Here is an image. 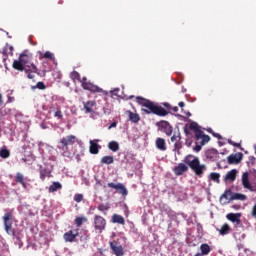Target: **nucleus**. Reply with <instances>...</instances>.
Instances as JSON below:
<instances>
[{
	"instance_id": "obj_1",
	"label": "nucleus",
	"mask_w": 256,
	"mask_h": 256,
	"mask_svg": "<svg viewBox=\"0 0 256 256\" xmlns=\"http://www.w3.org/2000/svg\"><path fill=\"white\" fill-rule=\"evenodd\" d=\"M189 167L197 177H203V174L207 171V165L201 164L199 157L189 154L184 158L183 163H179L174 168V173L177 176H181L189 171Z\"/></svg>"
},
{
	"instance_id": "obj_2",
	"label": "nucleus",
	"mask_w": 256,
	"mask_h": 256,
	"mask_svg": "<svg viewBox=\"0 0 256 256\" xmlns=\"http://www.w3.org/2000/svg\"><path fill=\"white\" fill-rule=\"evenodd\" d=\"M136 101L138 105L145 107V108H142V112L145 115L152 114V115H157L158 117H167V115H169V111L161 107L157 102H153L141 96L136 97Z\"/></svg>"
},
{
	"instance_id": "obj_3",
	"label": "nucleus",
	"mask_w": 256,
	"mask_h": 256,
	"mask_svg": "<svg viewBox=\"0 0 256 256\" xmlns=\"http://www.w3.org/2000/svg\"><path fill=\"white\" fill-rule=\"evenodd\" d=\"M189 130L194 132L195 146L193 148V151L199 153V151L203 149V146L207 145V143L211 141V137H209V135H206L205 132L201 130V126H199L197 122H191L189 125Z\"/></svg>"
},
{
	"instance_id": "obj_4",
	"label": "nucleus",
	"mask_w": 256,
	"mask_h": 256,
	"mask_svg": "<svg viewBox=\"0 0 256 256\" xmlns=\"http://www.w3.org/2000/svg\"><path fill=\"white\" fill-rule=\"evenodd\" d=\"M77 143V136L68 135L60 139L57 145V149L60 151L63 157H71V150L69 147H73Z\"/></svg>"
},
{
	"instance_id": "obj_5",
	"label": "nucleus",
	"mask_w": 256,
	"mask_h": 256,
	"mask_svg": "<svg viewBox=\"0 0 256 256\" xmlns=\"http://www.w3.org/2000/svg\"><path fill=\"white\" fill-rule=\"evenodd\" d=\"M81 87L85 91H90V93H103V95H107V92H105L103 88L88 81L87 77L82 78Z\"/></svg>"
},
{
	"instance_id": "obj_6",
	"label": "nucleus",
	"mask_w": 256,
	"mask_h": 256,
	"mask_svg": "<svg viewBox=\"0 0 256 256\" xmlns=\"http://www.w3.org/2000/svg\"><path fill=\"white\" fill-rule=\"evenodd\" d=\"M3 221L7 235L15 236V230L13 229V212H6L3 216Z\"/></svg>"
},
{
	"instance_id": "obj_7",
	"label": "nucleus",
	"mask_w": 256,
	"mask_h": 256,
	"mask_svg": "<svg viewBox=\"0 0 256 256\" xmlns=\"http://www.w3.org/2000/svg\"><path fill=\"white\" fill-rule=\"evenodd\" d=\"M94 229L98 233H103L107 227V220L101 215L94 216Z\"/></svg>"
},
{
	"instance_id": "obj_8",
	"label": "nucleus",
	"mask_w": 256,
	"mask_h": 256,
	"mask_svg": "<svg viewBox=\"0 0 256 256\" xmlns=\"http://www.w3.org/2000/svg\"><path fill=\"white\" fill-rule=\"evenodd\" d=\"M79 237V229L77 228L75 231L69 230L63 234V239L66 243H75Z\"/></svg>"
},
{
	"instance_id": "obj_9",
	"label": "nucleus",
	"mask_w": 256,
	"mask_h": 256,
	"mask_svg": "<svg viewBox=\"0 0 256 256\" xmlns=\"http://www.w3.org/2000/svg\"><path fill=\"white\" fill-rule=\"evenodd\" d=\"M19 59L24 64V66H26L30 71L32 69V73H37V66L33 63L29 64V55L22 53L20 54Z\"/></svg>"
},
{
	"instance_id": "obj_10",
	"label": "nucleus",
	"mask_w": 256,
	"mask_h": 256,
	"mask_svg": "<svg viewBox=\"0 0 256 256\" xmlns=\"http://www.w3.org/2000/svg\"><path fill=\"white\" fill-rule=\"evenodd\" d=\"M13 51H15V49L9 44H6L5 47L2 49L3 63L5 67H7V60L9 59V55L13 57Z\"/></svg>"
},
{
	"instance_id": "obj_11",
	"label": "nucleus",
	"mask_w": 256,
	"mask_h": 256,
	"mask_svg": "<svg viewBox=\"0 0 256 256\" xmlns=\"http://www.w3.org/2000/svg\"><path fill=\"white\" fill-rule=\"evenodd\" d=\"M107 187H109L110 189H115V191H118L120 193V195H128V191L127 188H125V185L121 184V183H113V182H109L107 184Z\"/></svg>"
},
{
	"instance_id": "obj_12",
	"label": "nucleus",
	"mask_w": 256,
	"mask_h": 256,
	"mask_svg": "<svg viewBox=\"0 0 256 256\" xmlns=\"http://www.w3.org/2000/svg\"><path fill=\"white\" fill-rule=\"evenodd\" d=\"M158 127H160L161 131H163V133H165L168 137H171L173 134V127L167 121L159 122Z\"/></svg>"
},
{
	"instance_id": "obj_13",
	"label": "nucleus",
	"mask_w": 256,
	"mask_h": 256,
	"mask_svg": "<svg viewBox=\"0 0 256 256\" xmlns=\"http://www.w3.org/2000/svg\"><path fill=\"white\" fill-rule=\"evenodd\" d=\"M226 219L231 221V223H234L235 227H239V225H241V213H228L226 215Z\"/></svg>"
},
{
	"instance_id": "obj_14",
	"label": "nucleus",
	"mask_w": 256,
	"mask_h": 256,
	"mask_svg": "<svg viewBox=\"0 0 256 256\" xmlns=\"http://www.w3.org/2000/svg\"><path fill=\"white\" fill-rule=\"evenodd\" d=\"M110 249H112L113 254L116 256H124L125 255L123 246L117 245V241L110 242Z\"/></svg>"
},
{
	"instance_id": "obj_15",
	"label": "nucleus",
	"mask_w": 256,
	"mask_h": 256,
	"mask_svg": "<svg viewBox=\"0 0 256 256\" xmlns=\"http://www.w3.org/2000/svg\"><path fill=\"white\" fill-rule=\"evenodd\" d=\"M205 157L209 161H219V151L213 148L208 149L205 151Z\"/></svg>"
},
{
	"instance_id": "obj_16",
	"label": "nucleus",
	"mask_w": 256,
	"mask_h": 256,
	"mask_svg": "<svg viewBox=\"0 0 256 256\" xmlns=\"http://www.w3.org/2000/svg\"><path fill=\"white\" fill-rule=\"evenodd\" d=\"M241 159H243V153L231 154L227 157L229 165H235L237 163H240Z\"/></svg>"
},
{
	"instance_id": "obj_17",
	"label": "nucleus",
	"mask_w": 256,
	"mask_h": 256,
	"mask_svg": "<svg viewBox=\"0 0 256 256\" xmlns=\"http://www.w3.org/2000/svg\"><path fill=\"white\" fill-rule=\"evenodd\" d=\"M99 139H94V140H90V147H89V152L92 155H97L99 153V149H101V146H99Z\"/></svg>"
},
{
	"instance_id": "obj_18",
	"label": "nucleus",
	"mask_w": 256,
	"mask_h": 256,
	"mask_svg": "<svg viewBox=\"0 0 256 256\" xmlns=\"http://www.w3.org/2000/svg\"><path fill=\"white\" fill-rule=\"evenodd\" d=\"M13 69H15L16 71H25V73H29V71H31L29 68H27L25 66V64L23 62L19 60H14L13 64H12Z\"/></svg>"
},
{
	"instance_id": "obj_19",
	"label": "nucleus",
	"mask_w": 256,
	"mask_h": 256,
	"mask_svg": "<svg viewBox=\"0 0 256 256\" xmlns=\"http://www.w3.org/2000/svg\"><path fill=\"white\" fill-rule=\"evenodd\" d=\"M242 185H243L244 189H248L249 191H254L253 186H251V182H249V172L243 173Z\"/></svg>"
},
{
	"instance_id": "obj_20",
	"label": "nucleus",
	"mask_w": 256,
	"mask_h": 256,
	"mask_svg": "<svg viewBox=\"0 0 256 256\" xmlns=\"http://www.w3.org/2000/svg\"><path fill=\"white\" fill-rule=\"evenodd\" d=\"M229 201H247V195L241 193H233Z\"/></svg>"
},
{
	"instance_id": "obj_21",
	"label": "nucleus",
	"mask_w": 256,
	"mask_h": 256,
	"mask_svg": "<svg viewBox=\"0 0 256 256\" xmlns=\"http://www.w3.org/2000/svg\"><path fill=\"white\" fill-rule=\"evenodd\" d=\"M156 147L159 149V151H167V144L165 143V139L157 138Z\"/></svg>"
},
{
	"instance_id": "obj_22",
	"label": "nucleus",
	"mask_w": 256,
	"mask_h": 256,
	"mask_svg": "<svg viewBox=\"0 0 256 256\" xmlns=\"http://www.w3.org/2000/svg\"><path fill=\"white\" fill-rule=\"evenodd\" d=\"M39 172H40V179L42 181H45L46 177H51V170L47 168H43V166H40Z\"/></svg>"
},
{
	"instance_id": "obj_23",
	"label": "nucleus",
	"mask_w": 256,
	"mask_h": 256,
	"mask_svg": "<svg viewBox=\"0 0 256 256\" xmlns=\"http://www.w3.org/2000/svg\"><path fill=\"white\" fill-rule=\"evenodd\" d=\"M15 182L22 185L24 189L27 187V184L25 183V176L21 172L16 173Z\"/></svg>"
},
{
	"instance_id": "obj_24",
	"label": "nucleus",
	"mask_w": 256,
	"mask_h": 256,
	"mask_svg": "<svg viewBox=\"0 0 256 256\" xmlns=\"http://www.w3.org/2000/svg\"><path fill=\"white\" fill-rule=\"evenodd\" d=\"M237 179V170L232 169L225 175V181H235Z\"/></svg>"
},
{
	"instance_id": "obj_25",
	"label": "nucleus",
	"mask_w": 256,
	"mask_h": 256,
	"mask_svg": "<svg viewBox=\"0 0 256 256\" xmlns=\"http://www.w3.org/2000/svg\"><path fill=\"white\" fill-rule=\"evenodd\" d=\"M127 114L129 115V119L132 123H139V121H141L139 114L133 113L131 110L127 111Z\"/></svg>"
},
{
	"instance_id": "obj_26",
	"label": "nucleus",
	"mask_w": 256,
	"mask_h": 256,
	"mask_svg": "<svg viewBox=\"0 0 256 256\" xmlns=\"http://www.w3.org/2000/svg\"><path fill=\"white\" fill-rule=\"evenodd\" d=\"M112 223H118V225H125V218L119 214L112 216Z\"/></svg>"
},
{
	"instance_id": "obj_27",
	"label": "nucleus",
	"mask_w": 256,
	"mask_h": 256,
	"mask_svg": "<svg viewBox=\"0 0 256 256\" xmlns=\"http://www.w3.org/2000/svg\"><path fill=\"white\" fill-rule=\"evenodd\" d=\"M200 251V255H209L211 253V246L207 243L201 244Z\"/></svg>"
},
{
	"instance_id": "obj_28",
	"label": "nucleus",
	"mask_w": 256,
	"mask_h": 256,
	"mask_svg": "<svg viewBox=\"0 0 256 256\" xmlns=\"http://www.w3.org/2000/svg\"><path fill=\"white\" fill-rule=\"evenodd\" d=\"M108 149L112 151L113 153H117L119 151V142L117 141H110L108 143Z\"/></svg>"
},
{
	"instance_id": "obj_29",
	"label": "nucleus",
	"mask_w": 256,
	"mask_h": 256,
	"mask_svg": "<svg viewBox=\"0 0 256 256\" xmlns=\"http://www.w3.org/2000/svg\"><path fill=\"white\" fill-rule=\"evenodd\" d=\"M93 107H95V101H88L84 103L86 113H93Z\"/></svg>"
},
{
	"instance_id": "obj_30",
	"label": "nucleus",
	"mask_w": 256,
	"mask_h": 256,
	"mask_svg": "<svg viewBox=\"0 0 256 256\" xmlns=\"http://www.w3.org/2000/svg\"><path fill=\"white\" fill-rule=\"evenodd\" d=\"M233 196V191L231 189L226 190L220 197V201H223V199H226V203H230L229 198Z\"/></svg>"
},
{
	"instance_id": "obj_31",
	"label": "nucleus",
	"mask_w": 256,
	"mask_h": 256,
	"mask_svg": "<svg viewBox=\"0 0 256 256\" xmlns=\"http://www.w3.org/2000/svg\"><path fill=\"white\" fill-rule=\"evenodd\" d=\"M113 161H115L113 156H103L101 158L100 163H102V165H111L113 163Z\"/></svg>"
},
{
	"instance_id": "obj_32",
	"label": "nucleus",
	"mask_w": 256,
	"mask_h": 256,
	"mask_svg": "<svg viewBox=\"0 0 256 256\" xmlns=\"http://www.w3.org/2000/svg\"><path fill=\"white\" fill-rule=\"evenodd\" d=\"M63 186L59 182H53L52 185H50L48 191L49 193H55L58 189H62Z\"/></svg>"
},
{
	"instance_id": "obj_33",
	"label": "nucleus",
	"mask_w": 256,
	"mask_h": 256,
	"mask_svg": "<svg viewBox=\"0 0 256 256\" xmlns=\"http://www.w3.org/2000/svg\"><path fill=\"white\" fill-rule=\"evenodd\" d=\"M98 211H100L101 213H103V215H107V211H109V209H111V206H109V204H99L97 207Z\"/></svg>"
},
{
	"instance_id": "obj_34",
	"label": "nucleus",
	"mask_w": 256,
	"mask_h": 256,
	"mask_svg": "<svg viewBox=\"0 0 256 256\" xmlns=\"http://www.w3.org/2000/svg\"><path fill=\"white\" fill-rule=\"evenodd\" d=\"M209 177H210L211 181H214V183H221V180H220L221 174L220 173L212 172V173H210Z\"/></svg>"
},
{
	"instance_id": "obj_35",
	"label": "nucleus",
	"mask_w": 256,
	"mask_h": 256,
	"mask_svg": "<svg viewBox=\"0 0 256 256\" xmlns=\"http://www.w3.org/2000/svg\"><path fill=\"white\" fill-rule=\"evenodd\" d=\"M230 232H231V226H229V224L227 223H225L219 230L220 235H229Z\"/></svg>"
},
{
	"instance_id": "obj_36",
	"label": "nucleus",
	"mask_w": 256,
	"mask_h": 256,
	"mask_svg": "<svg viewBox=\"0 0 256 256\" xmlns=\"http://www.w3.org/2000/svg\"><path fill=\"white\" fill-rule=\"evenodd\" d=\"M70 78L72 79V81H79V83H81L83 81V79H81V74H79V72L77 71H72L70 73Z\"/></svg>"
},
{
	"instance_id": "obj_37",
	"label": "nucleus",
	"mask_w": 256,
	"mask_h": 256,
	"mask_svg": "<svg viewBox=\"0 0 256 256\" xmlns=\"http://www.w3.org/2000/svg\"><path fill=\"white\" fill-rule=\"evenodd\" d=\"M0 157L2 159H9L11 157V152L7 148L0 149Z\"/></svg>"
},
{
	"instance_id": "obj_38",
	"label": "nucleus",
	"mask_w": 256,
	"mask_h": 256,
	"mask_svg": "<svg viewBox=\"0 0 256 256\" xmlns=\"http://www.w3.org/2000/svg\"><path fill=\"white\" fill-rule=\"evenodd\" d=\"M74 223L77 227H81L83 223H87V218L86 217H76L74 220Z\"/></svg>"
},
{
	"instance_id": "obj_39",
	"label": "nucleus",
	"mask_w": 256,
	"mask_h": 256,
	"mask_svg": "<svg viewBox=\"0 0 256 256\" xmlns=\"http://www.w3.org/2000/svg\"><path fill=\"white\" fill-rule=\"evenodd\" d=\"M35 88L40 89L41 91H44V89H47V86L45 85L44 82H37Z\"/></svg>"
},
{
	"instance_id": "obj_40",
	"label": "nucleus",
	"mask_w": 256,
	"mask_h": 256,
	"mask_svg": "<svg viewBox=\"0 0 256 256\" xmlns=\"http://www.w3.org/2000/svg\"><path fill=\"white\" fill-rule=\"evenodd\" d=\"M74 201L76 203H81V201H83V194H75L74 195Z\"/></svg>"
},
{
	"instance_id": "obj_41",
	"label": "nucleus",
	"mask_w": 256,
	"mask_h": 256,
	"mask_svg": "<svg viewBox=\"0 0 256 256\" xmlns=\"http://www.w3.org/2000/svg\"><path fill=\"white\" fill-rule=\"evenodd\" d=\"M171 141L172 143H175L177 141H181V136L178 134H174L172 137H171Z\"/></svg>"
},
{
	"instance_id": "obj_42",
	"label": "nucleus",
	"mask_w": 256,
	"mask_h": 256,
	"mask_svg": "<svg viewBox=\"0 0 256 256\" xmlns=\"http://www.w3.org/2000/svg\"><path fill=\"white\" fill-rule=\"evenodd\" d=\"M208 132H209V133H212L213 137H216V139H219V140L223 139V136H221V134L215 133V132H213V130H211V129L208 130Z\"/></svg>"
},
{
	"instance_id": "obj_43",
	"label": "nucleus",
	"mask_w": 256,
	"mask_h": 256,
	"mask_svg": "<svg viewBox=\"0 0 256 256\" xmlns=\"http://www.w3.org/2000/svg\"><path fill=\"white\" fill-rule=\"evenodd\" d=\"M44 59H53V53L47 51L43 54Z\"/></svg>"
},
{
	"instance_id": "obj_44",
	"label": "nucleus",
	"mask_w": 256,
	"mask_h": 256,
	"mask_svg": "<svg viewBox=\"0 0 256 256\" xmlns=\"http://www.w3.org/2000/svg\"><path fill=\"white\" fill-rule=\"evenodd\" d=\"M54 117H57V119H63V113L61 112V110H57L54 113Z\"/></svg>"
},
{
	"instance_id": "obj_45",
	"label": "nucleus",
	"mask_w": 256,
	"mask_h": 256,
	"mask_svg": "<svg viewBox=\"0 0 256 256\" xmlns=\"http://www.w3.org/2000/svg\"><path fill=\"white\" fill-rule=\"evenodd\" d=\"M229 145H232L233 147H241L240 143L233 142V140L229 139L228 140Z\"/></svg>"
},
{
	"instance_id": "obj_46",
	"label": "nucleus",
	"mask_w": 256,
	"mask_h": 256,
	"mask_svg": "<svg viewBox=\"0 0 256 256\" xmlns=\"http://www.w3.org/2000/svg\"><path fill=\"white\" fill-rule=\"evenodd\" d=\"M251 216L254 217V218L256 217V204L252 208Z\"/></svg>"
},
{
	"instance_id": "obj_47",
	"label": "nucleus",
	"mask_w": 256,
	"mask_h": 256,
	"mask_svg": "<svg viewBox=\"0 0 256 256\" xmlns=\"http://www.w3.org/2000/svg\"><path fill=\"white\" fill-rule=\"evenodd\" d=\"M163 106H164L166 109H168V111H171V108H172L171 104L165 102V103H163Z\"/></svg>"
},
{
	"instance_id": "obj_48",
	"label": "nucleus",
	"mask_w": 256,
	"mask_h": 256,
	"mask_svg": "<svg viewBox=\"0 0 256 256\" xmlns=\"http://www.w3.org/2000/svg\"><path fill=\"white\" fill-rule=\"evenodd\" d=\"M27 77H28V79H35V74L28 71Z\"/></svg>"
},
{
	"instance_id": "obj_49",
	"label": "nucleus",
	"mask_w": 256,
	"mask_h": 256,
	"mask_svg": "<svg viewBox=\"0 0 256 256\" xmlns=\"http://www.w3.org/2000/svg\"><path fill=\"white\" fill-rule=\"evenodd\" d=\"M170 111H173V113H177V111H179V107L177 106H172V108H170Z\"/></svg>"
},
{
	"instance_id": "obj_50",
	"label": "nucleus",
	"mask_w": 256,
	"mask_h": 256,
	"mask_svg": "<svg viewBox=\"0 0 256 256\" xmlns=\"http://www.w3.org/2000/svg\"><path fill=\"white\" fill-rule=\"evenodd\" d=\"M178 105L181 109H183V107H185V102H179Z\"/></svg>"
},
{
	"instance_id": "obj_51",
	"label": "nucleus",
	"mask_w": 256,
	"mask_h": 256,
	"mask_svg": "<svg viewBox=\"0 0 256 256\" xmlns=\"http://www.w3.org/2000/svg\"><path fill=\"white\" fill-rule=\"evenodd\" d=\"M113 127H117V122H113V123L109 126V129H112Z\"/></svg>"
},
{
	"instance_id": "obj_52",
	"label": "nucleus",
	"mask_w": 256,
	"mask_h": 256,
	"mask_svg": "<svg viewBox=\"0 0 256 256\" xmlns=\"http://www.w3.org/2000/svg\"><path fill=\"white\" fill-rule=\"evenodd\" d=\"M3 105V95L0 94V107Z\"/></svg>"
},
{
	"instance_id": "obj_53",
	"label": "nucleus",
	"mask_w": 256,
	"mask_h": 256,
	"mask_svg": "<svg viewBox=\"0 0 256 256\" xmlns=\"http://www.w3.org/2000/svg\"><path fill=\"white\" fill-rule=\"evenodd\" d=\"M249 161H255V157L254 156H250L249 157Z\"/></svg>"
},
{
	"instance_id": "obj_54",
	"label": "nucleus",
	"mask_w": 256,
	"mask_h": 256,
	"mask_svg": "<svg viewBox=\"0 0 256 256\" xmlns=\"http://www.w3.org/2000/svg\"><path fill=\"white\" fill-rule=\"evenodd\" d=\"M13 98H11V96L8 97V103H11Z\"/></svg>"
},
{
	"instance_id": "obj_55",
	"label": "nucleus",
	"mask_w": 256,
	"mask_h": 256,
	"mask_svg": "<svg viewBox=\"0 0 256 256\" xmlns=\"http://www.w3.org/2000/svg\"><path fill=\"white\" fill-rule=\"evenodd\" d=\"M188 117H191V112H187Z\"/></svg>"
},
{
	"instance_id": "obj_56",
	"label": "nucleus",
	"mask_w": 256,
	"mask_h": 256,
	"mask_svg": "<svg viewBox=\"0 0 256 256\" xmlns=\"http://www.w3.org/2000/svg\"><path fill=\"white\" fill-rule=\"evenodd\" d=\"M184 132H185L186 134L189 133V131H187V129H185Z\"/></svg>"
},
{
	"instance_id": "obj_57",
	"label": "nucleus",
	"mask_w": 256,
	"mask_h": 256,
	"mask_svg": "<svg viewBox=\"0 0 256 256\" xmlns=\"http://www.w3.org/2000/svg\"><path fill=\"white\" fill-rule=\"evenodd\" d=\"M114 91H119V88L115 89Z\"/></svg>"
},
{
	"instance_id": "obj_58",
	"label": "nucleus",
	"mask_w": 256,
	"mask_h": 256,
	"mask_svg": "<svg viewBox=\"0 0 256 256\" xmlns=\"http://www.w3.org/2000/svg\"><path fill=\"white\" fill-rule=\"evenodd\" d=\"M234 209H237V206H233Z\"/></svg>"
}]
</instances>
